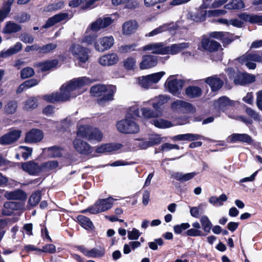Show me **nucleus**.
I'll return each mask as SVG.
<instances>
[{
	"label": "nucleus",
	"instance_id": "obj_1",
	"mask_svg": "<svg viewBox=\"0 0 262 262\" xmlns=\"http://www.w3.org/2000/svg\"><path fill=\"white\" fill-rule=\"evenodd\" d=\"M89 80V79L86 77L74 78L62 85L60 89V92L43 95L42 99L49 103L66 101L70 99L72 92L81 89L88 83Z\"/></svg>",
	"mask_w": 262,
	"mask_h": 262
},
{
	"label": "nucleus",
	"instance_id": "obj_2",
	"mask_svg": "<svg viewBox=\"0 0 262 262\" xmlns=\"http://www.w3.org/2000/svg\"><path fill=\"white\" fill-rule=\"evenodd\" d=\"M116 90V86L113 85L96 84L91 88L90 93L92 96L99 97L98 103H103L113 100Z\"/></svg>",
	"mask_w": 262,
	"mask_h": 262
},
{
	"label": "nucleus",
	"instance_id": "obj_3",
	"mask_svg": "<svg viewBox=\"0 0 262 262\" xmlns=\"http://www.w3.org/2000/svg\"><path fill=\"white\" fill-rule=\"evenodd\" d=\"M131 118L125 116V119L117 122L116 127L119 132L124 134H135L139 132V126Z\"/></svg>",
	"mask_w": 262,
	"mask_h": 262
},
{
	"label": "nucleus",
	"instance_id": "obj_4",
	"mask_svg": "<svg viewBox=\"0 0 262 262\" xmlns=\"http://www.w3.org/2000/svg\"><path fill=\"white\" fill-rule=\"evenodd\" d=\"M77 135L89 140V141H101L103 135L97 128H93L90 125H82L78 128Z\"/></svg>",
	"mask_w": 262,
	"mask_h": 262
},
{
	"label": "nucleus",
	"instance_id": "obj_5",
	"mask_svg": "<svg viewBox=\"0 0 262 262\" xmlns=\"http://www.w3.org/2000/svg\"><path fill=\"white\" fill-rule=\"evenodd\" d=\"M115 200V199L112 196H109L105 199H98L94 205L88 207L86 209L81 212L83 213L89 212L92 214H97L100 212H104L110 209L113 207Z\"/></svg>",
	"mask_w": 262,
	"mask_h": 262
},
{
	"label": "nucleus",
	"instance_id": "obj_6",
	"mask_svg": "<svg viewBox=\"0 0 262 262\" xmlns=\"http://www.w3.org/2000/svg\"><path fill=\"white\" fill-rule=\"evenodd\" d=\"M70 51L79 63H86L89 59L91 50L79 44L72 43Z\"/></svg>",
	"mask_w": 262,
	"mask_h": 262
},
{
	"label": "nucleus",
	"instance_id": "obj_7",
	"mask_svg": "<svg viewBox=\"0 0 262 262\" xmlns=\"http://www.w3.org/2000/svg\"><path fill=\"white\" fill-rule=\"evenodd\" d=\"M174 77L175 75L170 76L165 84L169 93L173 95L179 94L185 84V81L183 79L175 78Z\"/></svg>",
	"mask_w": 262,
	"mask_h": 262
},
{
	"label": "nucleus",
	"instance_id": "obj_8",
	"mask_svg": "<svg viewBox=\"0 0 262 262\" xmlns=\"http://www.w3.org/2000/svg\"><path fill=\"white\" fill-rule=\"evenodd\" d=\"M114 43V39L112 36H104L95 42V49L98 52H103L109 50Z\"/></svg>",
	"mask_w": 262,
	"mask_h": 262
},
{
	"label": "nucleus",
	"instance_id": "obj_9",
	"mask_svg": "<svg viewBox=\"0 0 262 262\" xmlns=\"http://www.w3.org/2000/svg\"><path fill=\"white\" fill-rule=\"evenodd\" d=\"M22 169L31 176H36L42 171V164L39 165L34 161L21 163Z\"/></svg>",
	"mask_w": 262,
	"mask_h": 262
},
{
	"label": "nucleus",
	"instance_id": "obj_10",
	"mask_svg": "<svg viewBox=\"0 0 262 262\" xmlns=\"http://www.w3.org/2000/svg\"><path fill=\"white\" fill-rule=\"evenodd\" d=\"M74 247L88 257H101L105 254L104 248L98 250L94 248L91 250H88L83 245H77L75 246Z\"/></svg>",
	"mask_w": 262,
	"mask_h": 262
},
{
	"label": "nucleus",
	"instance_id": "obj_11",
	"mask_svg": "<svg viewBox=\"0 0 262 262\" xmlns=\"http://www.w3.org/2000/svg\"><path fill=\"white\" fill-rule=\"evenodd\" d=\"M21 132L20 130L10 131L0 137L1 145H10L16 142L20 137Z\"/></svg>",
	"mask_w": 262,
	"mask_h": 262
},
{
	"label": "nucleus",
	"instance_id": "obj_12",
	"mask_svg": "<svg viewBox=\"0 0 262 262\" xmlns=\"http://www.w3.org/2000/svg\"><path fill=\"white\" fill-rule=\"evenodd\" d=\"M43 138V134L41 130L32 128L26 134L25 141L32 143L40 141Z\"/></svg>",
	"mask_w": 262,
	"mask_h": 262
},
{
	"label": "nucleus",
	"instance_id": "obj_13",
	"mask_svg": "<svg viewBox=\"0 0 262 262\" xmlns=\"http://www.w3.org/2000/svg\"><path fill=\"white\" fill-rule=\"evenodd\" d=\"M73 145L75 150L80 154L88 155L92 152V147L86 142L79 139L73 141Z\"/></svg>",
	"mask_w": 262,
	"mask_h": 262
},
{
	"label": "nucleus",
	"instance_id": "obj_14",
	"mask_svg": "<svg viewBox=\"0 0 262 262\" xmlns=\"http://www.w3.org/2000/svg\"><path fill=\"white\" fill-rule=\"evenodd\" d=\"M201 47L203 50L210 53L216 52L222 47L221 45L219 42L209 38L202 39Z\"/></svg>",
	"mask_w": 262,
	"mask_h": 262
},
{
	"label": "nucleus",
	"instance_id": "obj_15",
	"mask_svg": "<svg viewBox=\"0 0 262 262\" xmlns=\"http://www.w3.org/2000/svg\"><path fill=\"white\" fill-rule=\"evenodd\" d=\"M230 143L241 142L247 144L251 145L254 140L252 137L247 134L233 133L228 137Z\"/></svg>",
	"mask_w": 262,
	"mask_h": 262
},
{
	"label": "nucleus",
	"instance_id": "obj_16",
	"mask_svg": "<svg viewBox=\"0 0 262 262\" xmlns=\"http://www.w3.org/2000/svg\"><path fill=\"white\" fill-rule=\"evenodd\" d=\"M113 21V19L110 17L103 18H99L91 24V29L92 30L97 32L102 29L107 28L112 24Z\"/></svg>",
	"mask_w": 262,
	"mask_h": 262
},
{
	"label": "nucleus",
	"instance_id": "obj_17",
	"mask_svg": "<svg viewBox=\"0 0 262 262\" xmlns=\"http://www.w3.org/2000/svg\"><path fill=\"white\" fill-rule=\"evenodd\" d=\"M158 57L151 55H145L142 57V60L139 64L141 70L148 69L157 66Z\"/></svg>",
	"mask_w": 262,
	"mask_h": 262
},
{
	"label": "nucleus",
	"instance_id": "obj_18",
	"mask_svg": "<svg viewBox=\"0 0 262 262\" xmlns=\"http://www.w3.org/2000/svg\"><path fill=\"white\" fill-rule=\"evenodd\" d=\"M119 61L117 54L112 53L101 56L98 60L99 63L103 66H111L116 64Z\"/></svg>",
	"mask_w": 262,
	"mask_h": 262
},
{
	"label": "nucleus",
	"instance_id": "obj_19",
	"mask_svg": "<svg viewBox=\"0 0 262 262\" xmlns=\"http://www.w3.org/2000/svg\"><path fill=\"white\" fill-rule=\"evenodd\" d=\"M205 82L209 85L212 92L219 90L224 84V81L216 75L206 78Z\"/></svg>",
	"mask_w": 262,
	"mask_h": 262
},
{
	"label": "nucleus",
	"instance_id": "obj_20",
	"mask_svg": "<svg viewBox=\"0 0 262 262\" xmlns=\"http://www.w3.org/2000/svg\"><path fill=\"white\" fill-rule=\"evenodd\" d=\"M122 147V144L120 143H105L98 146L95 149V152L99 154L111 152L120 149Z\"/></svg>",
	"mask_w": 262,
	"mask_h": 262
},
{
	"label": "nucleus",
	"instance_id": "obj_21",
	"mask_svg": "<svg viewBox=\"0 0 262 262\" xmlns=\"http://www.w3.org/2000/svg\"><path fill=\"white\" fill-rule=\"evenodd\" d=\"M69 15L67 13H60L54 15L48 19L43 25V28H50L55 24L68 19Z\"/></svg>",
	"mask_w": 262,
	"mask_h": 262
},
{
	"label": "nucleus",
	"instance_id": "obj_22",
	"mask_svg": "<svg viewBox=\"0 0 262 262\" xmlns=\"http://www.w3.org/2000/svg\"><path fill=\"white\" fill-rule=\"evenodd\" d=\"M162 142V137L159 134L151 136L148 141H143L139 143L138 147L141 149H146L149 147L159 145Z\"/></svg>",
	"mask_w": 262,
	"mask_h": 262
},
{
	"label": "nucleus",
	"instance_id": "obj_23",
	"mask_svg": "<svg viewBox=\"0 0 262 262\" xmlns=\"http://www.w3.org/2000/svg\"><path fill=\"white\" fill-rule=\"evenodd\" d=\"M255 77L253 75L248 73H239L234 77V82L235 84L241 85L253 82Z\"/></svg>",
	"mask_w": 262,
	"mask_h": 262
},
{
	"label": "nucleus",
	"instance_id": "obj_24",
	"mask_svg": "<svg viewBox=\"0 0 262 262\" xmlns=\"http://www.w3.org/2000/svg\"><path fill=\"white\" fill-rule=\"evenodd\" d=\"M112 4L115 6L122 5L124 8L131 10L139 7V3L137 0H112Z\"/></svg>",
	"mask_w": 262,
	"mask_h": 262
},
{
	"label": "nucleus",
	"instance_id": "obj_25",
	"mask_svg": "<svg viewBox=\"0 0 262 262\" xmlns=\"http://www.w3.org/2000/svg\"><path fill=\"white\" fill-rule=\"evenodd\" d=\"M201 139H204V137L199 134H193L191 133L180 134L173 136L171 138V139L173 141H194Z\"/></svg>",
	"mask_w": 262,
	"mask_h": 262
},
{
	"label": "nucleus",
	"instance_id": "obj_26",
	"mask_svg": "<svg viewBox=\"0 0 262 262\" xmlns=\"http://www.w3.org/2000/svg\"><path fill=\"white\" fill-rule=\"evenodd\" d=\"M237 60L242 64H244V62L247 61L260 62H262V56L257 53L246 52L237 58Z\"/></svg>",
	"mask_w": 262,
	"mask_h": 262
},
{
	"label": "nucleus",
	"instance_id": "obj_27",
	"mask_svg": "<svg viewBox=\"0 0 262 262\" xmlns=\"http://www.w3.org/2000/svg\"><path fill=\"white\" fill-rule=\"evenodd\" d=\"M8 200L25 201L27 199V193L21 189H17L14 191L7 192L5 194Z\"/></svg>",
	"mask_w": 262,
	"mask_h": 262
},
{
	"label": "nucleus",
	"instance_id": "obj_28",
	"mask_svg": "<svg viewBox=\"0 0 262 262\" xmlns=\"http://www.w3.org/2000/svg\"><path fill=\"white\" fill-rule=\"evenodd\" d=\"M22 44L20 42H17L14 46L11 47L6 51H2L0 53V56L2 58L9 57L20 51L22 50Z\"/></svg>",
	"mask_w": 262,
	"mask_h": 262
},
{
	"label": "nucleus",
	"instance_id": "obj_29",
	"mask_svg": "<svg viewBox=\"0 0 262 262\" xmlns=\"http://www.w3.org/2000/svg\"><path fill=\"white\" fill-rule=\"evenodd\" d=\"M77 222L79 225L87 230H92L94 229V226L91 220L83 215H78L76 217Z\"/></svg>",
	"mask_w": 262,
	"mask_h": 262
},
{
	"label": "nucleus",
	"instance_id": "obj_30",
	"mask_svg": "<svg viewBox=\"0 0 262 262\" xmlns=\"http://www.w3.org/2000/svg\"><path fill=\"white\" fill-rule=\"evenodd\" d=\"M186 95L190 98L200 97L202 94V90L198 86L190 85L185 89Z\"/></svg>",
	"mask_w": 262,
	"mask_h": 262
},
{
	"label": "nucleus",
	"instance_id": "obj_31",
	"mask_svg": "<svg viewBox=\"0 0 262 262\" xmlns=\"http://www.w3.org/2000/svg\"><path fill=\"white\" fill-rule=\"evenodd\" d=\"M138 25L136 20H130L124 23L122 30L124 33L127 35H130L136 31Z\"/></svg>",
	"mask_w": 262,
	"mask_h": 262
},
{
	"label": "nucleus",
	"instance_id": "obj_32",
	"mask_svg": "<svg viewBox=\"0 0 262 262\" xmlns=\"http://www.w3.org/2000/svg\"><path fill=\"white\" fill-rule=\"evenodd\" d=\"M188 47V43L183 42L178 44H173L171 46H166L168 54L175 55L181 52L183 49Z\"/></svg>",
	"mask_w": 262,
	"mask_h": 262
},
{
	"label": "nucleus",
	"instance_id": "obj_33",
	"mask_svg": "<svg viewBox=\"0 0 262 262\" xmlns=\"http://www.w3.org/2000/svg\"><path fill=\"white\" fill-rule=\"evenodd\" d=\"M21 29V26L13 22L8 21L7 23L3 32L5 34H11L19 31Z\"/></svg>",
	"mask_w": 262,
	"mask_h": 262
},
{
	"label": "nucleus",
	"instance_id": "obj_34",
	"mask_svg": "<svg viewBox=\"0 0 262 262\" xmlns=\"http://www.w3.org/2000/svg\"><path fill=\"white\" fill-rule=\"evenodd\" d=\"M244 7L245 4L242 0H231L224 6V8L228 10H239Z\"/></svg>",
	"mask_w": 262,
	"mask_h": 262
},
{
	"label": "nucleus",
	"instance_id": "obj_35",
	"mask_svg": "<svg viewBox=\"0 0 262 262\" xmlns=\"http://www.w3.org/2000/svg\"><path fill=\"white\" fill-rule=\"evenodd\" d=\"M195 172L183 174L180 172H177L173 175V178L181 182H184L192 179L195 176Z\"/></svg>",
	"mask_w": 262,
	"mask_h": 262
},
{
	"label": "nucleus",
	"instance_id": "obj_36",
	"mask_svg": "<svg viewBox=\"0 0 262 262\" xmlns=\"http://www.w3.org/2000/svg\"><path fill=\"white\" fill-rule=\"evenodd\" d=\"M41 198V191L39 190H37L32 192L29 199L28 204L32 207L35 206L40 201Z\"/></svg>",
	"mask_w": 262,
	"mask_h": 262
},
{
	"label": "nucleus",
	"instance_id": "obj_37",
	"mask_svg": "<svg viewBox=\"0 0 262 262\" xmlns=\"http://www.w3.org/2000/svg\"><path fill=\"white\" fill-rule=\"evenodd\" d=\"M58 63V61L57 59H53L40 62L39 64V66L42 72H46L56 67Z\"/></svg>",
	"mask_w": 262,
	"mask_h": 262
},
{
	"label": "nucleus",
	"instance_id": "obj_38",
	"mask_svg": "<svg viewBox=\"0 0 262 262\" xmlns=\"http://www.w3.org/2000/svg\"><path fill=\"white\" fill-rule=\"evenodd\" d=\"M217 106L220 110H224L228 106H232L233 104V101L229 99L226 96L219 98L217 100Z\"/></svg>",
	"mask_w": 262,
	"mask_h": 262
},
{
	"label": "nucleus",
	"instance_id": "obj_39",
	"mask_svg": "<svg viewBox=\"0 0 262 262\" xmlns=\"http://www.w3.org/2000/svg\"><path fill=\"white\" fill-rule=\"evenodd\" d=\"M17 102L16 100H10L5 105L4 110L7 114H13L16 112Z\"/></svg>",
	"mask_w": 262,
	"mask_h": 262
},
{
	"label": "nucleus",
	"instance_id": "obj_40",
	"mask_svg": "<svg viewBox=\"0 0 262 262\" xmlns=\"http://www.w3.org/2000/svg\"><path fill=\"white\" fill-rule=\"evenodd\" d=\"M167 48L162 43H154L152 54L166 55L168 54Z\"/></svg>",
	"mask_w": 262,
	"mask_h": 262
},
{
	"label": "nucleus",
	"instance_id": "obj_41",
	"mask_svg": "<svg viewBox=\"0 0 262 262\" xmlns=\"http://www.w3.org/2000/svg\"><path fill=\"white\" fill-rule=\"evenodd\" d=\"M200 222L203 229L206 233H209L212 226V224L208 217L204 215L200 219Z\"/></svg>",
	"mask_w": 262,
	"mask_h": 262
},
{
	"label": "nucleus",
	"instance_id": "obj_42",
	"mask_svg": "<svg viewBox=\"0 0 262 262\" xmlns=\"http://www.w3.org/2000/svg\"><path fill=\"white\" fill-rule=\"evenodd\" d=\"M154 125L156 127L159 128H166L172 126L171 122L162 119L154 120Z\"/></svg>",
	"mask_w": 262,
	"mask_h": 262
},
{
	"label": "nucleus",
	"instance_id": "obj_43",
	"mask_svg": "<svg viewBox=\"0 0 262 262\" xmlns=\"http://www.w3.org/2000/svg\"><path fill=\"white\" fill-rule=\"evenodd\" d=\"M35 72L33 68L26 67L20 71V77L21 79H26L34 75Z\"/></svg>",
	"mask_w": 262,
	"mask_h": 262
},
{
	"label": "nucleus",
	"instance_id": "obj_44",
	"mask_svg": "<svg viewBox=\"0 0 262 262\" xmlns=\"http://www.w3.org/2000/svg\"><path fill=\"white\" fill-rule=\"evenodd\" d=\"M184 235L190 236H205L207 235V233H204L200 230L191 228L187 230V231L184 234Z\"/></svg>",
	"mask_w": 262,
	"mask_h": 262
},
{
	"label": "nucleus",
	"instance_id": "obj_45",
	"mask_svg": "<svg viewBox=\"0 0 262 262\" xmlns=\"http://www.w3.org/2000/svg\"><path fill=\"white\" fill-rule=\"evenodd\" d=\"M97 37V35L96 33L85 35L82 39V42L86 43L87 45H92L93 43L95 45V42L97 41L96 40Z\"/></svg>",
	"mask_w": 262,
	"mask_h": 262
},
{
	"label": "nucleus",
	"instance_id": "obj_46",
	"mask_svg": "<svg viewBox=\"0 0 262 262\" xmlns=\"http://www.w3.org/2000/svg\"><path fill=\"white\" fill-rule=\"evenodd\" d=\"M136 64V60L133 57H127L123 61V66L128 70L134 69Z\"/></svg>",
	"mask_w": 262,
	"mask_h": 262
},
{
	"label": "nucleus",
	"instance_id": "obj_47",
	"mask_svg": "<svg viewBox=\"0 0 262 262\" xmlns=\"http://www.w3.org/2000/svg\"><path fill=\"white\" fill-rule=\"evenodd\" d=\"M38 251L53 254L56 252V247L53 244H47L43 246L42 249H38Z\"/></svg>",
	"mask_w": 262,
	"mask_h": 262
},
{
	"label": "nucleus",
	"instance_id": "obj_48",
	"mask_svg": "<svg viewBox=\"0 0 262 262\" xmlns=\"http://www.w3.org/2000/svg\"><path fill=\"white\" fill-rule=\"evenodd\" d=\"M57 48V45L52 43H49L46 45L43 46L42 47H40L39 52L44 54H47L55 49Z\"/></svg>",
	"mask_w": 262,
	"mask_h": 262
},
{
	"label": "nucleus",
	"instance_id": "obj_49",
	"mask_svg": "<svg viewBox=\"0 0 262 262\" xmlns=\"http://www.w3.org/2000/svg\"><path fill=\"white\" fill-rule=\"evenodd\" d=\"M190 227V224L188 223H182L180 225H176L173 227V230L176 234H180L183 230L188 229Z\"/></svg>",
	"mask_w": 262,
	"mask_h": 262
},
{
	"label": "nucleus",
	"instance_id": "obj_50",
	"mask_svg": "<svg viewBox=\"0 0 262 262\" xmlns=\"http://www.w3.org/2000/svg\"><path fill=\"white\" fill-rule=\"evenodd\" d=\"M63 6V2L59 1L57 3H54L49 5L47 6V11H56L61 9Z\"/></svg>",
	"mask_w": 262,
	"mask_h": 262
},
{
	"label": "nucleus",
	"instance_id": "obj_51",
	"mask_svg": "<svg viewBox=\"0 0 262 262\" xmlns=\"http://www.w3.org/2000/svg\"><path fill=\"white\" fill-rule=\"evenodd\" d=\"M245 112L249 116L255 121H260L261 120V116L254 110L250 107H246Z\"/></svg>",
	"mask_w": 262,
	"mask_h": 262
},
{
	"label": "nucleus",
	"instance_id": "obj_52",
	"mask_svg": "<svg viewBox=\"0 0 262 262\" xmlns=\"http://www.w3.org/2000/svg\"><path fill=\"white\" fill-rule=\"evenodd\" d=\"M142 115L147 119H149L156 117V113L152 110L147 107H143L141 108Z\"/></svg>",
	"mask_w": 262,
	"mask_h": 262
},
{
	"label": "nucleus",
	"instance_id": "obj_53",
	"mask_svg": "<svg viewBox=\"0 0 262 262\" xmlns=\"http://www.w3.org/2000/svg\"><path fill=\"white\" fill-rule=\"evenodd\" d=\"M164 74V72H160L150 75H148V77H149L150 81L152 83H156L161 79V78Z\"/></svg>",
	"mask_w": 262,
	"mask_h": 262
},
{
	"label": "nucleus",
	"instance_id": "obj_54",
	"mask_svg": "<svg viewBox=\"0 0 262 262\" xmlns=\"http://www.w3.org/2000/svg\"><path fill=\"white\" fill-rule=\"evenodd\" d=\"M163 244V240L161 238H159L155 239V242H149L148 245L151 250H157L158 248V245L161 246Z\"/></svg>",
	"mask_w": 262,
	"mask_h": 262
},
{
	"label": "nucleus",
	"instance_id": "obj_55",
	"mask_svg": "<svg viewBox=\"0 0 262 262\" xmlns=\"http://www.w3.org/2000/svg\"><path fill=\"white\" fill-rule=\"evenodd\" d=\"M58 166V162L57 161H52L42 163V171L45 169L48 168L49 169H52L56 168Z\"/></svg>",
	"mask_w": 262,
	"mask_h": 262
},
{
	"label": "nucleus",
	"instance_id": "obj_56",
	"mask_svg": "<svg viewBox=\"0 0 262 262\" xmlns=\"http://www.w3.org/2000/svg\"><path fill=\"white\" fill-rule=\"evenodd\" d=\"M139 83L142 87L145 89L149 88L152 84L148 75L142 77V79L139 81Z\"/></svg>",
	"mask_w": 262,
	"mask_h": 262
},
{
	"label": "nucleus",
	"instance_id": "obj_57",
	"mask_svg": "<svg viewBox=\"0 0 262 262\" xmlns=\"http://www.w3.org/2000/svg\"><path fill=\"white\" fill-rule=\"evenodd\" d=\"M140 235L141 233L136 228H133L131 231H128V238L130 240H137Z\"/></svg>",
	"mask_w": 262,
	"mask_h": 262
},
{
	"label": "nucleus",
	"instance_id": "obj_58",
	"mask_svg": "<svg viewBox=\"0 0 262 262\" xmlns=\"http://www.w3.org/2000/svg\"><path fill=\"white\" fill-rule=\"evenodd\" d=\"M20 203L18 202H9L5 203L4 207L12 210H18L20 208Z\"/></svg>",
	"mask_w": 262,
	"mask_h": 262
},
{
	"label": "nucleus",
	"instance_id": "obj_59",
	"mask_svg": "<svg viewBox=\"0 0 262 262\" xmlns=\"http://www.w3.org/2000/svg\"><path fill=\"white\" fill-rule=\"evenodd\" d=\"M228 32L214 31L209 34V36L210 37L221 40V39L224 37V35H228Z\"/></svg>",
	"mask_w": 262,
	"mask_h": 262
},
{
	"label": "nucleus",
	"instance_id": "obj_60",
	"mask_svg": "<svg viewBox=\"0 0 262 262\" xmlns=\"http://www.w3.org/2000/svg\"><path fill=\"white\" fill-rule=\"evenodd\" d=\"M20 40L24 43H31L34 41V38L32 36L27 33H24L20 36Z\"/></svg>",
	"mask_w": 262,
	"mask_h": 262
},
{
	"label": "nucleus",
	"instance_id": "obj_61",
	"mask_svg": "<svg viewBox=\"0 0 262 262\" xmlns=\"http://www.w3.org/2000/svg\"><path fill=\"white\" fill-rule=\"evenodd\" d=\"M20 147L26 150L22 152L21 156L25 160H26L32 155V148L25 146H22Z\"/></svg>",
	"mask_w": 262,
	"mask_h": 262
},
{
	"label": "nucleus",
	"instance_id": "obj_62",
	"mask_svg": "<svg viewBox=\"0 0 262 262\" xmlns=\"http://www.w3.org/2000/svg\"><path fill=\"white\" fill-rule=\"evenodd\" d=\"M36 102L33 99H28L25 104V107L27 110H32L35 108L37 106Z\"/></svg>",
	"mask_w": 262,
	"mask_h": 262
},
{
	"label": "nucleus",
	"instance_id": "obj_63",
	"mask_svg": "<svg viewBox=\"0 0 262 262\" xmlns=\"http://www.w3.org/2000/svg\"><path fill=\"white\" fill-rule=\"evenodd\" d=\"M41 235L44 239H46L49 242H53L49 234L48 230L45 226H44V227L41 229Z\"/></svg>",
	"mask_w": 262,
	"mask_h": 262
},
{
	"label": "nucleus",
	"instance_id": "obj_64",
	"mask_svg": "<svg viewBox=\"0 0 262 262\" xmlns=\"http://www.w3.org/2000/svg\"><path fill=\"white\" fill-rule=\"evenodd\" d=\"M256 105L257 107L262 111V90L257 93Z\"/></svg>",
	"mask_w": 262,
	"mask_h": 262
}]
</instances>
